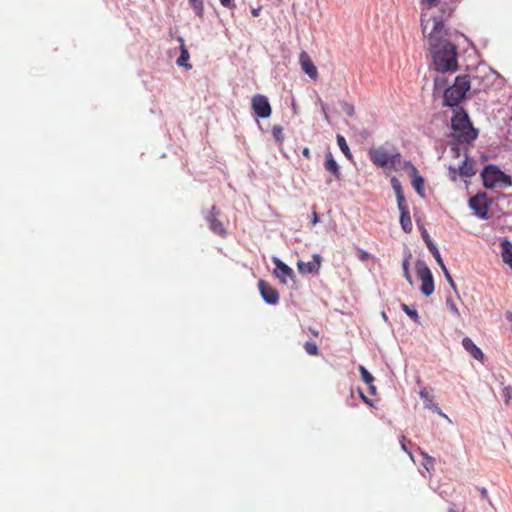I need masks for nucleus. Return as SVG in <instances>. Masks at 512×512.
<instances>
[{"instance_id":"1","label":"nucleus","mask_w":512,"mask_h":512,"mask_svg":"<svg viewBox=\"0 0 512 512\" xmlns=\"http://www.w3.org/2000/svg\"><path fill=\"white\" fill-rule=\"evenodd\" d=\"M431 23L432 29L427 39L434 68L438 73L455 72L458 69L456 46L445 38L447 32L442 19L427 18L426 14H422L421 26L424 34Z\"/></svg>"},{"instance_id":"2","label":"nucleus","mask_w":512,"mask_h":512,"mask_svg":"<svg viewBox=\"0 0 512 512\" xmlns=\"http://www.w3.org/2000/svg\"><path fill=\"white\" fill-rule=\"evenodd\" d=\"M451 139L464 141L466 143L473 142L478 137V130L473 127L468 113L461 107H457L453 111L451 118Z\"/></svg>"},{"instance_id":"3","label":"nucleus","mask_w":512,"mask_h":512,"mask_svg":"<svg viewBox=\"0 0 512 512\" xmlns=\"http://www.w3.org/2000/svg\"><path fill=\"white\" fill-rule=\"evenodd\" d=\"M469 89L470 81L467 75L455 77L453 85L444 90L443 105L447 107H459V103L464 99Z\"/></svg>"},{"instance_id":"4","label":"nucleus","mask_w":512,"mask_h":512,"mask_svg":"<svg viewBox=\"0 0 512 512\" xmlns=\"http://www.w3.org/2000/svg\"><path fill=\"white\" fill-rule=\"evenodd\" d=\"M372 163L380 168L396 169L400 164L401 155L387 146L373 147L369 150Z\"/></svg>"},{"instance_id":"5","label":"nucleus","mask_w":512,"mask_h":512,"mask_svg":"<svg viewBox=\"0 0 512 512\" xmlns=\"http://www.w3.org/2000/svg\"><path fill=\"white\" fill-rule=\"evenodd\" d=\"M481 177L483 180V185L488 189L495 188L501 182H507L508 184H511L509 176H507L495 165L485 166L481 172Z\"/></svg>"},{"instance_id":"6","label":"nucleus","mask_w":512,"mask_h":512,"mask_svg":"<svg viewBox=\"0 0 512 512\" xmlns=\"http://www.w3.org/2000/svg\"><path fill=\"white\" fill-rule=\"evenodd\" d=\"M416 272L418 278L421 280L420 291L425 296H430L434 292V280L431 270L427 266V264L418 259L415 264Z\"/></svg>"},{"instance_id":"7","label":"nucleus","mask_w":512,"mask_h":512,"mask_svg":"<svg viewBox=\"0 0 512 512\" xmlns=\"http://www.w3.org/2000/svg\"><path fill=\"white\" fill-rule=\"evenodd\" d=\"M422 238L425 241L429 251L435 258L437 264L441 267V270L445 276V279L448 281L451 288L456 292L457 291L456 284H455L451 274L449 273L448 269L446 268L437 246L433 243V241L431 240V238L426 230H423Z\"/></svg>"},{"instance_id":"8","label":"nucleus","mask_w":512,"mask_h":512,"mask_svg":"<svg viewBox=\"0 0 512 512\" xmlns=\"http://www.w3.org/2000/svg\"><path fill=\"white\" fill-rule=\"evenodd\" d=\"M488 200L486 193L481 192L477 193L475 196L471 197L469 200V207L475 212V214L483 219L486 220L489 218L488 214Z\"/></svg>"},{"instance_id":"9","label":"nucleus","mask_w":512,"mask_h":512,"mask_svg":"<svg viewBox=\"0 0 512 512\" xmlns=\"http://www.w3.org/2000/svg\"><path fill=\"white\" fill-rule=\"evenodd\" d=\"M272 261L275 265L274 275L283 283L288 284V279L294 280L295 273L292 268L285 264L280 258L274 256Z\"/></svg>"},{"instance_id":"10","label":"nucleus","mask_w":512,"mask_h":512,"mask_svg":"<svg viewBox=\"0 0 512 512\" xmlns=\"http://www.w3.org/2000/svg\"><path fill=\"white\" fill-rule=\"evenodd\" d=\"M252 109L254 113L260 118H268L271 115L272 109L268 98L264 95L257 94L252 98Z\"/></svg>"},{"instance_id":"11","label":"nucleus","mask_w":512,"mask_h":512,"mask_svg":"<svg viewBox=\"0 0 512 512\" xmlns=\"http://www.w3.org/2000/svg\"><path fill=\"white\" fill-rule=\"evenodd\" d=\"M259 292L262 299L269 305H275L279 302V293L275 288L264 280L258 282Z\"/></svg>"},{"instance_id":"12","label":"nucleus","mask_w":512,"mask_h":512,"mask_svg":"<svg viewBox=\"0 0 512 512\" xmlns=\"http://www.w3.org/2000/svg\"><path fill=\"white\" fill-rule=\"evenodd\" d=\"M322 261V257L319 254H313L312 261L309 262H303L298 261L297 267L300 273L303 274H310L313 272H317L320 268Z\"/></svg>"},{"instance_id":"13","label":"nucleus","mask_w":512,"mask_h":512,"mask_svg":"<svg viewBox=\"0 0 512 512\" xmlns=\"http://www.w3.org/2000/svg\"><path fill=\"white\" fill-rule=\"evenodd\" d=\"M419 396L424 401L425 409L432 410L433 412L445 418L449 423H451V419L438 407L437 404L433 402L426 388H423L419 391Z\"/></svg>"},{"instance_id":"14","label":"nucleus","mask_w":512,"mask_h":512,"mask_svg":"<svg viewBox=\"0 0 512 512\" xmlns=\"http://www.w3.org/2000/svg\"><path fill=\"white\" fill-rule=\"evenodd\" d=\"M299 61H300V65H301L302 70L310 78L316 79L317 78V69H316L315 65L313 64L311 58L309 57V55L305 51H302L300 53Z\"/></svg>"},{"instance_id":"15","label":"nucleus","mask_w":512,"mask_h":512,"mask_svg":"<svg viewBox=\"0 0 512 512\" xmlns=\"http://www.w3.org/2000/svg\"><path fill=\"white\" fill-rule=\"evenodd\" d=\"M216 208L213 206L211 208V211L207 214L206 220L209 223V228L212 232L218 235H224L226 233V230L222 224L217 218H216Z\"/></svg>"},{"instance_id":"16","label":"nucleus","mask_w":512,"mask_h":512,"mask_svg":"<svg viewBox=\"0 0 512 512\" xmlns=\"http://www.w3.org/2000/svg\"><path fill=\"white\" fill-rule=\"evenodd\" d=\"M324 167L329 173H331L335 177V179L339 180L341 178L339 165L334 159L331 152L325 154Z\"/></svg>"},{"instance_id":"17","label":"nucleus","mask_w":512,"mask_h":512,"mask_svg":"<svg viewBox=\"0 0 512 512\" xmlns=\"http://www.w3.org/2000/svg\"><path fill=\"white\" fill-rule=\"evenodd\" d=\"M178 43L180 44V56L176 60L178 66L185 67L186 69H191L192 66L188 63L190 55L185 46L184 39L182 37L177 38Z\"/></svg>"},{"instance_id":"18","label":"nucleus","mask_w":512,"mask_h":512,"mask_svg":"<svg viewBox=\"0 0 512 512\" xmlns=\"http://www.w3.org/2000/svg\"><path fill=\"white\" fill-rule=\"evenodd\" d=\"M462 345L464 347V349L470 353V355L476 359V360H481L483 358V353L481 351L480 348H478L475 343L469 338V337H465L463 338L462 340Z\"/></svg>"},{"instance_id":"19","label":"nucleus","mask_w":512,"mask_h":512,"mask_svg":"<svg viewBox=\"0 0 512 512\" xmlns=\"http://www.w3.org/2000/svg\"><path fill=\"white\" fill-rule=\"evenodd\" d=\"M501 256L503 262L509 265L512 269V242L508 239L501 241Z\"/></svg>"},{"instance_id":"20","label":"nucleus","mask_w":512,"mask_h":512,"mask_svg":"<svg viewBox=\"0 0 512 512\" xmlns=\"http://www.w3.org/2000/svg\"><path fill=\"white\" fill-rule=\"evenodd\" d=\"M459 174L463 177H472L476 174L473 162L468 160L466 156L462 164L458 168Z\"/></svg>"},{"instance_id":"21","label":"nucleus","mask_w":512,"mask_h":512,"mask_svg":"<svg viewBox=\"0 0 512 512\" xmlns=\"http://www.w3.org/2000/svg\"><path fill=\"white\" fill-rule=\"evenodd\" d=\"M407 165L411 166L412 171L414 173V177L412 179V186L415 188L417 193L421 196L424 194V180L423 178L418 175V172L414 166L411 165L410 162H407Z\"/></svg>"},{"instance_id":"22","label":"nucleus","mask_w":512,"mask_h":512,"mask_svg":"<svg viewBox=\"0 0 512 512\" xmlns=\"http://www.w3.org/2000/svg\"><path fill=\"white\" fill-rule=\"evenodd\" d=\"M400 225L406 233L411 232L412 221L408 210L400 211Z\"/></svg>"},{"instance_id":"23","label":"nucleus","mask_w":512,"mask_h":512,"mask_svg":"<svg viewBox=\"0 0 512 512\" xmlns=\"http://www.w3.org/2000/svg\"><path fill=\"white\" fill-rule=\"evenodd\" d=\"M412 257V254L410 251H407L405 256H404V259L402 261V269H403V276L404 278L410 283L412 284V277H411V274H410V271H409V265H410V259Z\"/></svg>"},{"instance_id":"24","label":"nucleus","mask_w":512,"mask_h":512,"mask_svg":"<svg viewBox=\"0 0 512 512\" xmlns=\"http://www.w3.org/2000/svg\"><path fill=\"white\" fill-rule=\"evenodd\" d=\"M336 140H337V144L340 148V150L343 152V154L348 158V159H351L352 158V154L350 152V149H349V146L346 142V139L344 138V136L338 134L337 137H336Z\"/></svg>"},{"instance_id":"25","label":"nucleus","mask_w":512,"mask_h":512,"mask_svg":"<svg viewBox=\"0 0 512 512\" xmlns=\"http://www.w3.org/2000/svg\"><path fill=\"white\" fill-rule=\"evenodd\" d=\"M447 85V79L444 76V73H440L434 78V92H440L441 90H445Z\"/></svg>"},{"instance_id":"26","label":"nucleus","mask_w":512,"mask_h":512,"mask_svg":"<svg viewBox=\"0 0 512 512\" xmlns=\"http://www.w3.org/2000/svg\"><path fill=\"white\" fill-rule=\"evenodd\" d=\"M401 308L414 322H419L420 317L415 307L402 303Z\"/></svg>"},{"instance_id":"27","label":"nucleus","mask_w":512,"mask_h":512,"mask_svg":"<svg viewBox=\"0 0 512 512\" xmlns=\"http://www.w3.org/2000/svg\"><path fill=\"white\" fill-rule=\"evenodd\" d=\"M189 4L195 11L196 15L200 18L203 17L204 14V5L202 0H189Z\"/></svg>"},{"instance_id":"28","label":"nucleus","mask_w":512,"mask_h":512,"mask_svg":"<svg viewBox=\"0 0 512 512\" xmlns=\"http://www.w3.org/2000/svg\"><path fill=\"white\" fill-rule=\"evenodd\" d=\"M462 144H467V143L464 141H457L455 139H452L451 148H450L452 157L458 158L460 156Z\"/></svg>"},{"instance_id":"29","label":"nucleus","mask_w":512,"mask_h":512,"mask_svg":"<svg viewBox=\"0 0 512 512\" xmlns=\"http://www.w3.org/2000/svg\"><path fill=\"white\" fill-rule=\"evenodd\" d=\"M359 371H360L362 380L367 385H371L374 382V377L372 376V374L368 370L365 369L364 366H359Z\"/></svg>"},{"instance_id":"30","label":"nucleus","mask_w":512,"mask_h":512,"mask_svg":"<svg viewBox=\"0 0 512 512\" xmlns=\"http://www.w3.org/2000/svg\"><path fill=\"white\" fill-rule=\"evenodd\" d=\"M304 348L309 355L315 356L318 354V346L316 345L315 342L307 341L304 344Z\"/></svg>"},{"instance_id":"31","label":"nucleus","mask_w":512,"mask_h":512,"mask_svg":"<svg viewBox=\"0 0 512 512\" xmlns=\"http://www.w3.org/2000/svg\"><path fill=\"white\" fill-rule=\"evenodd\" d=\"M273 137L277 142H282L284 139L283 128L280 125H274L272 128Z\"/></svg>"},{"instance_id":"32","label":"nucleus","mask_w":512,"mask_h":512,"mask_svg":"<svg viewBox=\"0 0 512 512\" xmlns=\"http://www.w3.org/2000/svg\"><path fill=\"white\" fill-rule=\"evenodd\" d=\"M342 110L348 115L353 116L354 115V106L346 101L340 102Z\"/></svg>"},{"instance_id":"33","label":"nucleus","mask_w":512,"mask_h":512,"mask_svg":"<svg viewBox=\"0 0 512 512\" xmlns=\"http://www.w3.org/2000/svg\"><path fill=\"white\" fill-rule=\"evenodd\" d=\"M391 186L395 192V195L403 193L402 185L396 177L391 178Z\"/></svg>"},{"instance_id":"34","label":"nucleus","mask_w":512,"mask_h":512,"mask_svg":"<svg viewBox=\"0 0 512 512\" xmlns=\"http://www.w3.org/2000/svg\"><path fill=\"white\" fill-rule=\"evenodd\" d=\"M396 199H397V205H398L399 211L408 210L407 205L405 203V197H404L403 193L396 194Z\"/></svg>"},{"instance_id":"35","label":"nucleus","mask_w":512,"mask_h":512,"mask_svg":"<svg viewBox=\"0 0 512 512\" xmlns=\"http://www.w3.org/2000/svg\"><path fill=\"white\" fill-rule=\"evenodd\" d=\"M446 306L448 307V309L456 316H459V311L454 303V301L451 299V298H447L446 299Z\"/></svg>"},{"instance_id":"36","label":"nucleus","mask_w":512,"mask_h":512,"mask_svg":"<svg viewBox=\"0 0 512 512\" xmlns=\"http://www.w3.org/2000/svg\"><path fill=\"white\" fill-rule=\"evenodd\" d=\"M502 396L506 403H508L512 399V387L506 386L502 390Z\"/></svg>"},{"instance_id":"37","label":"nucleus","mask_w":512,"mask_h":512,"mask_svg":"<svg viewBox=\"0 0 512 512\" xmlns=\"http://www.w3.org/2000/svg\"><path fill=\"white\" fill-rule=\"evenodd\" d=\"M448 171H449L450 179L455 181L457 174H459L458 168H455L453 166H449Z\"/></svg>"},{"instance_id":"38","label":"nucleus","mask_w":512,"mask_h":512,"mask_svg":"<svg viewBox=\"0 0 512 512\" xmlns=\"http://www.w3.org/2000/svg\"><path fill=\"white\" fill-rule=\"evenodd\" d=\"M358 252H359L358 257L361 261H367L370 258V254L367 251L359 249Z\"/></svg>"},{"instance_id":"39","label":"nucleus","mask_w":512,"mask_h":512,"mask_svg":"<svg viewBox=\"0 0 512 512\" xmlns=\"http://www.w3.org/2000/svg\"><path fill=\"white\" fill-rule=\"evenodd\" d=\"M221 5L226 7V8H235V3L233 2V0H219Z\"/></svg>"},{"instance_id":"40","label":"nucleus","mask_w":512,"mask_h":512,"mask_svg":"<svg viewBox=\"0 0 512 512\" xmlns=\"http://www.w3.org/2000/svg\"><path fill=\"white\" fill-rule=\"evenodd\" d=\"M405 440H406L405 437L402 436V438H401V448L403 449V451H405L410 456V458L412 460H414L412 453L406 447Z\"/></svg>"},{"instance_id":"41","label":"nucleus","mask_w":512,"mask_h":512,"mask_svg":"<svg viewBox=\"0 0 512 512\" xmlns=\"http://www.w3.org/2000/svg\"><path fill=\"white\" fill-rule=\"evenodd\" d=\"M360 397L362 398V400H363L365 403H367V404L371 405L370 400L366 397V395H365L362 391H360Z\"/></svg>"},{"instance_id":"42","label":"nucleus","mask_w":512,"mask_h":512,"mask_svg":"<svg viewBox=\"0 0 512 512\" xmlns=\"http://www.w3.org/2000/svg\"><path fill=\"white\" fill-rule=\"evenodd\" d=\"M302 154L304 157L309 158L310 157V150L309 148L305 147L302 151Z\"/></svg>"},{"instance_id":"43","label":"nucleus","mask_w":512,"mask_h":512,"mask_svg":"<svg viewBox=\"0 0 512 512\" xmlns=\"http://www.w3.org/2000/svg\"><path fill=\"white\" fill-rule=\"evenodd\" d=\"M318 222V215L316 212H313L312 214V223L316 224Z\"/></svg>"},{"instance_id":"44","label":"nucleus","mask_w":512,"mask_h":512,"mask_svg":"<svg viewBox=\"0 0 512 512\" xmlns=\"http://www.w3.org/2000/svg\"><path fill=\"white\" fill-rule=\"evenodd\" d=\"M260 8H254L252 9L251 13L254 17H257L259 15Z\"/></svg>"},{"instance_id":"45","label":"nucleus","mask_w":512,"mask_h":512,"mask_svg":"<svg viewBox=\"0 0 512 512\" xmlns=\"http://www.w3.org/2000/svg\"><path fill=\"white\" fill-rule=\"evenodd\" d=\"M437 0H423V3L428 5L430 7L433 3H435Z\"/></svg>"},{"instance_id":"46","label":"nucleus","mask_w":512,"mask_h":512,"mask_svg":"<svg viewBox=\"0 0 512 512\" xmlns=\"http://www.w3.org/2000/svg\"><path fill=\"white\" fill-rule=\"evenodd\" d=\"M369 386V391L371 394H375L376 393V387L373 385V383L371 385H368Z\"/></svg>"},{"instance_id":"47","label":"nucleus","mask_w":512,"mask_h":512,"mask_svg":"<svg viewBox=\"0 0 512 512\" xmlns=\"http://www.w3.org/2000/svg\"><path fill=\"white\" fill-rule=\"evenodd\" d=\"M481 495L486 498L487 497V490L485 488L480 489Z\"/></svg>"},{"instance_id":"48","label":"nucleus","mask_w":512,"mask_h":512,"mask_svg":"<svg viewBox=\"0 0 512 512\" xmlns=\"http://www.w3.org/2000/svg\"><path fill=\"white\" fill-rule=\"evenodd\" d=\"M422 454L424 455V457H425V459H426L427 461H430V462H431V461H433V458H432V457H430L429 455H427V454H425V453H422Z\"/></svg>"},{"instance_id":"49","label":"nucleus","mask_w":512,"mask_h":512,"mask_svg":"<svg viewBox=\"0 0 512 512\" xmlns=\"http://www.w3.org/2000/svg\"><path fill=\"white\" fill-rule=\"evenodd\" d=\"M322 109H323V112H324V117H325L326 119H328V115H327V113H326V111H325V105H324V104H322Z\"/></svg>"},{"instance_id":"50","label":"nucleus","mask_w":512,"mask_h":512,"mask_svg":"<svg viewBox=\"0 0 512 512\" xmlns=\"http://www.w3.org/2000/svg\"><path fill=\"white\" fill-rule=\"evenodd\" d=\"M382 317L384 318V320H387V316H386L385 312H382Z\"/></svg>"},{"instance_id":"51","label":"nucleus","mask_w":512,"mask_h":512,"mask_svg":"<svg viewBox=\"0 0 512 512\" xmlns=\"http://www.w3.org/2000/svg\"><path fill=\"white\" fill-rule=\"evenodd\" d=\"M448 512H456L453 508H450Z\"/></svg>"}]
</instances>
